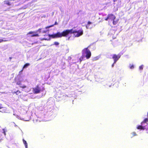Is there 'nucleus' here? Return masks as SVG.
I'll list each match as a JSON object with an SVG mask.
<instances>
[{
    "mask_svg": "<svg viewBox=\"0 0 148 148\" xmlns=\"http://www.w3.org/2000/svg\"><path fill=\"white\" fill-rule=\"evenodd\" d=\"M148 121V119L147 118L145 119L144 121L142 122V123H146Z\"/></svg>",
    "mask_w": 148,
    "mask_h": 148,
    "instance_id": "nucleus-18",
    "label": "nucleus"
},
{
    "mask_svg": "<svg viewBox=\"0 0 148 148\" xmlns=\"http://www.w3.org/2000/svg\"><path fill=\"white\" fill-rule=\"evenodd\" d=\"M134 65H131V66H130V69H133L134 68Z\"/></svg>",
    "mask_w": 148,
    "mask_h": 148,
    "instance_id": "nucleus-22",
    "label": "nucleus"
},
{
    "mask_svg": "<svg viewBox=\"0 0 148 148\" xmlns=\"http://www.w3.org/2000/svg\"><path fill=\"white\" fill-rule=\"evenodd\" d=\"M3 133L5 135L6 134V132L7 131H6L5 130V129H3Z\"/></svg>",
    "mask_w": 148,
    "mask_h": 148,
    "instance_id": "nucleus-20",
    "label": "nucleus"
},
{
    "mask_svg": "<svg viewBox=\"0 0 148 148\" xmlns=\"http://www.w3.org/2000/svg\"><path fill=\"white\" fill-rule=\"evenodd\" d=\"M74 32H75L74 36L75 37H79L83 34V31L82 28L78 31L74 30Z\"/></svg>",
    "mask_w": 148,
    "mask_h": 148,
    "instance_id": "nucleus-4",
    "label": "nucleus"
},
{
    "mask_svg": "<svg viewBox=\"0 0 148 148\" xmlns=\"http://www.w3.org/2000/svg\"><path fill=\"white\" fill-rule=\"evenodd\" d=\"M59 44V42H55L54 43V45H58Z\"/></svg>",
    "mask_w": 148,
    "mask_h": 148,
    "instance_id": "nucleus-17",
    "label": "nucleus"
},
{
    "mask_svg": "<svg viewBox=\"0 0 148 148\" xmlns=\"http://www.w3.org/2000/svg\"><path fill=\"white\" fill-rule=\"evenodd\" d=\"M30 64L29 63H27L25 64L23 66L22 70L21 71H22L24 69L26 68L27 67L29 66Z\"/></svg>",
    "mask_w": 148,
    "mask_h": 148,
    "instance_id": "nucleus-10",
    "label": "nucleus"
},
{
    "mask_svg": "<svg viewBox=\"0 0 148 148\" xmlns=\"http://www.w3.org/2000/svg\"><path fill=\"white\" fill-rule=\"evenodd\" d=\"M7 40H3L0 39V43L4 41H7Z\"/></svg>",
    "mask_w": 148,
    "mask_h": 148,
    "instance_id": "nucleus-19",
    "label": "nucleus"
},
{
    "mask_svg": "<svg viewBox=\"0 0 148 148\" xmlns=\"http://www.w3.org/2000/svg\"><path fill=\"white\" fill-rule=\"evenodd\" d=\"M7 110H6V108L4 109V111H3V112L4 113L7 112Z\"/></svg>",
    "mask_w": 148,
    "mask_h": 148,
    "instance_id": "nucleus-26",
    "label": "nucleus"
},
{
    "mask_svg": "<svg viewBox=\"0 0 148 148\" xmlns=\"http://www.w3.org/2000/svg\"><path fill=\"white\" fill-rule=\"evenodd\" d=\"M115 20H113V24L114 25H115L117 24L118 23V21L117 20L115 21Z\"/></svg>",
    "mask_w": 148,
    "mask_h": 148,
    "instance_id": "nucleus-15",
    "label": "nucleus"
},
{
    "mask_svg": "<svg viewBox=\"0 0 148 148\" xmlns=\"http://www.w3.org/2000/svg\"><path fill=\"white\" fill-rule=\"evenodd\" d=\"M31 34L30 36L31 37H38L40 35L38 33L37 31H30L29 32L27 33V35Z\"/></svg>",
    "mask_w": 148,
    "mask_h": 148,
    "instance_id": "nucleus-5",
    "label": "nucleus"
},
{
    "mask_svg": "<svg viewBox=\"0 0 148 148\" xmlns=\"http://www.w3.org/2000/svg\"><path fill=\"white\" fill-rule=\"evenodd\" d=\"M54 25H50V26H47L46 27H45V28L47 29V28H49L50 27H53V26Z\"/></svg>",
    "mask_w": 148,
    "mask_h": 148,
    "instance_id": "nucleus-16",
    "label": "nucleus"
},
{
    "mask_svg": "<svg viewBox=\"0 0 148 148\" xmlns=\"http://www.w3.org/2000/svg\"><path fill=\"white\" fill-rule=\"evenodd\" d=\"M114 64H115V63H113L112 64V67H113V66H114Z\"/></svg>",
    "mask_w": 148,
    "mask_h": 148,
    "instance_id": "nucleus-31",
    "label": "nucleus"
},
{
    "mask_svg": "<svg viewBox=\"0 0 148 148\" xmlns=\"http://www.w3.org/2000/svg\"><path fill=\"white\" fill-rule=\"evenodd\" d=\"M58 24V23H57V22L56 21L55 22V23L53 24L54 25H57Z\"/></svg>",
    "mask_w": 148,
    "mask_h": 148,
    "instance_id": "nucleus-28",
    "label": "nucleus"
},
{
    "mask_svg": "<svg viewBox=\"0 0 148 148\" xmlns=\"http://www.w3.org/2000/svg\"><path fill=\"white\" fill-rule=\"evenodd\" d=\"M143 68V65H141L139 66V69L140 70H142Z\"/></svg>",
    "mask_w": 148,
    "mask_h": 148,
    "instance_id": "nucleus-21",
    "label": "nucleus"
},
{
    "mask_svg": "<svg viewBox=\"0 0 148 148\" xmlns=\"http://www.w3.org/2000/svg\"><path fill=\"white\" fill-rule=\"evenodd\" d=\"M92 23L91 22H90V21H88V22L87 25H89L90 24H91Z\"/></svg>",
    "mask_w": 148,
    "mask_h": 148,
    "instance_id": "nucleus-25",
    "label": "nucleus"
},
{
    "mask_svg": "<svg viewBox=\"0 0 148 148\" xmlns=\"http://www.w3.org/2000/svg\"><path fill=\"white\" fill-rule=\"evenodd\" d=\"M121 56L120 54H118V55L116 54L113 55L112 58L114 60V63H115L120 58Z\"/></svg>",
    "mask_w": 148,
    "mask_h": 148,
    "instance_id": "nucleus-6",
    "label": "nucleus"
},
{
    "mask_svg": "<svg viewBox=\"0 0 148 148\" xmlns=\"http://www.w3.org/2000/svg\"><path fill=\"white\" fill-rule=\"evenodd\" d=\"M23 141L24 144L25 148H27L28 145L26 141L24 139H23Z\"/></svg>",
    "mask_w": 148,
    "mask_h": 148,
    "instance_id": "nucleus-11",
    "label": "nucleus"
},
{
    "mask_svg": "<svg viewBox=\"0 0 148 148\" xmlns=\"http://www.w3.org/2000/svg\"><path fill=\"white\" fill-rule=\"evenodd\" d=\"M6 4L8 5H10L9 2H8L6 3Z\"/></svg>",
    "mask_w": 148,
    "mask_h": 148,
    "instance_id": "nucleus-27",
    "label": "nucleus"
},
{
    "mask_svg": "<svg viewBox=\"0 0 148 148\" xmlns=\"http://www.w3.org/2000/svg\"><path fill=\"white\" fill-rule=\"evenodd\" d=\"M108 18L111 21L115 20L116 17L115 16L112 14H109L108 15Z\"/></svg>",
    "mask_w": 148,
    "mask_h": 148,
    "instance_id": "nucleus-8",
    "label": "nucleus"
},
{
    "mask_svg": "<svg viewBox=\"0 0 148 148\" xmlns=\"http://www.w3.org/2000/svg\"><path fill=\"white\" fill-rule=\"evenodd\" d=\"M37 31L38 33V34L42 33H46L47 31H48V30H44L43 28H39Z\"/></svg>",
    "mask_w": 148,
    "mask_h": 148,
    "instance_id": "nucleus-7",
    "label": "nucleus"
},
{
    "mask_svg": "<svg viewBox=\"0 0 148 148\" xmlns=\"http://www.w3.org/2000/svg\"><path fill=\"white\" fill-rule=\"evenodd\" d=\"M3 108L2 104L0 103V109Z\"/></svg>",
    "mask_w": 148,
    "mask_h": 148,
    "instance_id": "nucleus-23",
    "label": "nucleus"
},
{
    "mask_svg": "<svg viewBox=\"0 0 148 148\" xmlns=\"http://www.w3.org/2000/svg\"><path fill=\"white\" fill-rule=\"evenodd\" d=\"M137 129H140L141 130H144L145 129V127L142 126L141 125H139L137 127Z\"/></svg>",
    "mask_w": 148,
    "mask_h": 148,
    "instance_id": "nucleus-13",
    "label": "nucleus"
},
{
    "mask_svg": "<svg viewBox=\"0 0 148 148\" xmlns=\"http://www.w3.org/2000/svg\"><path fill=\"white\" fill-rule=\"evenodd\" d=\"M97 59V58L95 57V58L94 59V60H96Z\"/></svg>",
    "mask_w": 148,
    "mask_h": 148,
    "instance_id": "nucleus-30",
    "label": "nucleus"
},
{
    "mask_svg": "<svg viewBox=\"0 0 148 148\" xmlns=\"http://www.w3.org/2000/svg\"><path fill=\"white\" fill-rule=\"evenodd\" d=\"M84 58V56L82 55L80 57V58H79V62L80 63L83 60Z\"/></svg>",
    "mask_w": 148,
    "mask_h": 148,
    "instance_id": "nucleus-12",
    "label": "nucleus"
},
{
    "mask_svg": "<svg viewBox=\"0 0 148 148\" xmlns=\"http://www.w3.org/2000/svg\"><path fill=\"white\" fill-rule=\"evenodd\" d=\"M74 30L73 29H66L63 31L62 32H58L56 33L52 34H49V36L52 38H60L62 37H66L69 34H73L74 35Z\"/></svg>",
    "mask_w": 148,
    "mask_h": 148,
    "instance_id": "nucleus-1",
    "label": "nucleus"
},
{
    "mask_svg": "<svg viewBox=\"0 0 148 148\" xmlns=\"http://www.w3.org/2000/svg\"><path fill=\"white\" fill-rule=\"evenodd\" d=\"M108 19H109V18H108V16L107 18L105 19V20L107 21Z\"/></svg>",
    "mask_w": 148,
    "mask_h": 148,
    "instance_id": "nucleus-29",
    "label": "nucleus"
},
{
    "mask_svg": "<svg viewBox=\"0 0 148 148\" xmlns=\"http://www.w3.org/2000/svg\"><path fill=\"white\" fill-rule=\"evenodd\" d=\"M132 134L133 135V136H136V133L135 132H133L132 133Z\"/></svg>",
    "mask_w": 148,
    "mask_h": 148,
    "instance_id": "nucleus-24",
    "label": "nucleus"
},
{
    "mask_svg": "<svg viewBox=\"0 0 148 148\" xmlns=\"http://www.w3.org/2000/svg\"><path fill=\"white\" fill-rule=\"evenodd\" d=\"M89 46H88V47L84 48L82 50V55H84V57L85 56L86 59H89L90 58L91 56V53L89 50L88 49V48Z\"/></svg>",
    "mask_w": 148,
    "mask_h": 148,
    "instance_id": "nucleus-2",
    "label": "nucleus"
},
{
    "mask_svg": "<svg viewBox=\"0 0 148 148\" xmlns=\"http://www.w3.org/2000/svg\"><path fill=\"white\" fill-rule=\"evenodd\" d=\"M13 94H16V95H18V94L21 93V92L19 90H17L16 92H14L13 93Z\"/></svg>",
    "mask_w": 148,
    "mask_h": 148,
    "instance_id": "nucleus-14",
    "label": "nucleus"
},
{
    "mask_svg": "<svg viewBox=\"0 0 148 148\" xmlns=\"http://www.w3.org/2000/svg\"><path fill=\"white\" fill-rule=\"evenodd\" d=\"M16 84L17 85H19L20 87L21 88H23V89L25 88H26V87H27L25 85H23L22 86H21V85L22 84V83H21V81L20 80L17 82H16Z\"/></svg>",
    "mask_w": 148,
    "mask_h": 148,
    "instance_id": "nucleus-9",
    "label": "nucleus"
},
{
    "mask_svg": "<svg viewBox=\"0 0 148 148\" xmlns=\"http://www.w3.org/2000/svg\"><path fill=\"white\" fill-rule=\"evenodd\" d=\"M32 89L33 92L34 94L40 93L45 90L44 87L41 88L38 85H37L35 87L33 88Z\"/></svg>",
    "mask_w": 148,
    "mask_h": 148,
    "instance_id": "nucleus-3",
    "label": "nucleus"
}]
</instances>
